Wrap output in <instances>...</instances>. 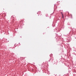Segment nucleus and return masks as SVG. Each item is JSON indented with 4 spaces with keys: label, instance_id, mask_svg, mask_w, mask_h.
<instances>
[{
    "label": "nucleus",
    "instance_id": "f257e3e1",
    "mask_svg": "<svg viewBox=\"0 0 76 76\" xmlns=\"http://www.w3.org/2000/svg\"><path fill=\"white\" fill-rule=\"evenodd\" d=\"M71 16H72V15H71Z\"/></svg>",
    "mask_w": 76,
    "mask_h": 76
}]
</instances>
